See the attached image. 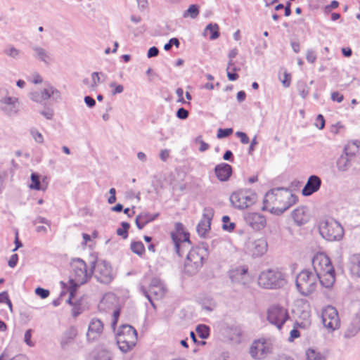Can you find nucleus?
Wrapping results in <instances>:
<instances>
[{"instance_id":"nucleus-63","label":"nucleus","mask_w":360,"mask_h":360,"mask_svg":"<svg viewBox=\"0 0 360 360\" xmlns=\"http://www.w3.org/2000/svg\"><path fill=\"white\" fill-rule=\"evenodd\" d=\"M223 158L225 160H229L231 162H233V157L232 152L231 150L226 151L225 153L224 154Z\"/></svg>"},{"instance_id":"nucleus-13","label":"nucleus","mask_w":360,"mask_h":360,"mask_svg":"<svg viewBox=\"0 0 360 360\" xmlns=\"http://www.w3.org/2000/svg\"><path fill=\"white\" fill-rule=\"evenodd\" d=\"M322 321L324 326L334 330L340 326V319L336 309L332 306H327L322 312Z\"/></svg>"},{"instance_id":"nucleus-24","label":"nucleus","mask_w":360,"mask_h":360,"mask_svg":"<svg viewBox=\"0 0 360 360\" xmlns=\"http://www.w3.org/2000/svg\"><path fill=\"white\" fill-rule=\"evenodd\" d=\"M321 184V181L319 177L317 176H311L302 189V194L306 196L311 195L319 189Z\"/></svg>"},{"instance_id":"nucleus-5","label":"nucleus","mask_w":360,"mask_h":360,"mask_svg":"<svg viewBox=\"0 0 360 360\" xmlns=\"http://www.w3.org/2000/svg\"><path fill=\"white\" fill-rule=\"evenodd\" d=\"M319 276L308 270L302 271L296 278V287L304 296L312 294L317 288Z\"/></svg>"},{"instance_id":"nucleus-46","label":"nucleus","mask_w":360,"mask_h":360,"mask_svg":"<svg viewBox=\"0 0 360 360\" xmlns=\"http://www.w3.org/2000/svg\"><path fill=\"white\" fill-rule=\"evenodd\" d=\"M7 303L9 308L12 309V304L11 300L8 298V293L6 292H3L0 293V303Z\"/></svg>"},{"instance_id":"nucleus-34","label":"nucleus","mask_w":360,"mask_h":360,"mask_svg":"<svg viewBox=\"0 0 360 360\" xmlns=\"http://www.w3.org/2000/svg\"><path fill=\"white\" fill-rule=\"evenodd\" d=\"M216 302L212 297H205L202 300V307L207 311H212L216 307Z\"/></svg>"},{"instance_id":"nucleus-7","label":"nucleus","mask_w":360,"mask_h":360,"mask_svg":"<svg viewBox=\"0 0 360 360\" xmlns=\"http://www.w3.org/2000/svg\"><path fill=\"white\" fill-rule=\"evenodd\" d=\"M320 234L330 241L339 240L344 235L342 226L333 219L322 220L319 226Z\"/></svg>"},{"instance_id":"nucleus-40","label":"nucleus","mask_w":360,"mask_h":360,"mask_svg":"<svg viewBox=\"0 0 360 360\" xmlns=\"http://www.w3.org/2000/svg\"><path fill=\"white\" fill-rule=\"evenodd\" d=\"M196 332L200 338L205 339L209 335V328L205 325H200L197 327Z\"/></svg>"},{"instance_id":"nucleus-47","label":"nucleus","mask_w":360,"mask_h":360,"mask_svg":"<svg viewBox=\"0 0 360 360\" xmlns=\"http://www.w3.org/2000/svg\"><path fill=\"white\" fill-rule=\"evenodd\" d=\"M30 132H31L33 138L37 143H43L44 138H43L42 134L40 132H39L38 131H37L36 129H32Z\"/></svg>"},{"instance_id":"nucleus-64","label":"nucleus","mask_w":360,"mask_h":360,"mask_svg":"<svg viewBox=\"0 0 360 360\" xmlns=\"http://www.w3.org/2000/svg\"><path fill=\"white\" fill-rule=\"evenodd\" d=\"M176 94L178 96V101L181 102V103H184V96H183L184 90L181 88H178L176 89Z\"/></svg>"},{"instance_id":"nucleus-14","label":"nucleus","mask_w":360,"mask_h":360,"mask_svg":"<svg viewBox=\"0 0 360 360\" xmlns=\"http://www.w3.org/2000/svg\"><path fill=\"white\" fill-rule=\"evenodd\" d=\"M94 272L101 283H108L112 279L111 266L105 261L97 262L94 266Z\"/></svg>"},{"instance_id":"nucleus-54","label":"nucleus","mask_w":360,"mask_h":360,"mask_svg":"<svg viewBox=\"0 0 360 360\" xmlns=\"http://www.w3.org/2000/svg\"><path fill=\"white\" fill-rule=\"evenodd\" d=\"M290 80H291L290 75L287 72H285L283 75V78L281 79V82L283 83V85L285 87H288L290 84Z\"/></svg>"},{"instance_id":"nucleus-21","label":"nucleus","mask_w":360,"mask_h":360,"mask_svg":"<svg viewBox=\"0 0 360 360\" xmlns=\"http://www.w3.org/2000/svg\"><path fill=\"white\" fill-rule=\"evenodd\" d=\"M2 110L8 115H14L19 111V102L17 98L6 97L2 101Z\"/></svg>"},{"instance_id":"nucleus-26","label":"nucleus","mask_w":360,"mask_h":360,"mask_svg":"<svg viewBox=\"0 0 360 360\" xmlns=\"http://www.w3.org/2000/svg\"><path fill=\"white\" fill-rule=\"evenodd\" d=\"M159 217V214H150L143 212L136 218V224L139 229H142L147 224L155 220Z\"/></svg>"},{"instance_id":"nucleus-31","label":"nucleus","mask_w":360,"mask_h":360,"mask_svg":"<svg viewBox=\"0 0 360 360\" xmlns=\"http://www.w3.org/2000/svg\"><path fill=\"white\" fill-rule=\"evenodd\" d=\"M351 272L353 275L360 277V254L351 257Z\"/></svg>"},{"instance_id":"nucleus-22","label":"nucleus","mask_w":360,"mask_h":360,"mask_svg":"<svg viewBox=\"0 0 360 360\" xmlns=\"http://www.w3.org/2000/svg\"><path fill=\"white\" fill-rule=\"evenodd\" d=\"M53 96L56 98L60 97V93L58 90L55 89L53 86L46 88L41 93L34 92L32 94V99L36 102H41L47 100L48 98Z\"/></svg>"},{"instance_id":"nucleus-61","label":"nucleus","mask_w":360,"mask_h":360,"mask_svg":"<svg viewBox=\"0 0 360 360\" xmlns=\"http://www.w3.org/2000/svg\"><path fill=\"white\" fill-rule=\"evenodd\" d=\"M18 255L16 254L13 255L8 261V265L11 267H14L18 262Z\"/></svg>"},{"instance_id":"nucleus-42","label":"nucleus","mask_w":360,"mask_h":360,"mask_svg":"<svg viewBox=\"0 0 360 360\" xmlns=\"http://www.w3.org/2000/svg\"><path fill=\"white\" fill-rule=\"evenodd\" d=\"M195 143L199 145V150L200 152H205L210 148V145L205 143L201 136H198L195 139Z\"/></svg>"},{"instance_id":"nucleus-16","label":"nucleus","mask_w":360,"mask_h":360,"mask_svg":"<svg viewBox=\"0 0 360 360\" xmlns=\"http://www.w3.org/2000/svg\"><path fill=\"white\" fill-rule=\"evenodd\" d=\"M244 220L255 231L264 229L267 224L265 216L258 212H247L244 215Z\"/></svg>"},{"instance_id":"nucleus-12","label":"nucleus","mask_w":360,"mask_h":360,"mask_svg":"<svg viewBox=\"0 0 360 360\" xmlns=\"http://www.w3.org/2000/svg\"><path fill=\"white\" fill-rule=\"evenodd\" d=\"M273 350V343L270 339L259 338L255 340L250 348L251 356L255 359H263Z\"/></svg>"},{"instance_id":"nucleus-4","label":"nucleus","mask_w":360,"mask_h":360,"mask_svg":"<svg viewBox=\"0 0 360 360\" xmlns=\"http://www.w3.org/2000/svg\"><path fill=\"white\" fill-rule=\"evenodd\" d=\"M257 201V195L250 188H240L233 191L230 195L232 206L240 210H245L254 205Z\"/></svg>"},{"instance_id":"nucleus-49","label":"nucleus","mask_w":360,"mask_h":360,"mask_svg":"<svg viewBox=\"0 0 360 360\" xmlns=\"http://www.w3.org/2000/svg\"><path fill=\"white\" fill-rule=\"evenodd\" d=\"M315 125L320 129L324 128L325 126V120L321 115H319L316 117Z\"/></svg>"},{"instance_id":"nucleus-57","label":"nucleus","mask_w":360,"mask_h":360,"mask_svg":"<svg viewBox=\"0 0 360 360\" xmlns=\"http://www.w3.org/2000/svg\"><path fill=\"white\" fill-rule=\"evenodd\" d=\"M300 336V331L296 329V328H294L293 330H292L290 331V337H289V341L292 342L293 341L295 338H297Z\"/></svg>"},{"instance_id":"nucleus-1","label":"nucleus","mask_w":360,"mask_h":360,"mask_svg":"<svg viewBox=\"0 0 360 360\" xmlns=\"http://www.w3.org/2000/svg\"><path fill=\"white\" fill-rule=\"evenodd\" d=\"M296 201V196L288 190L276 188L265 195L262 210L278 215L289 209Z\"/></svg>"},{"instance_id":"nucleus-29","label":"nucleus","mask_w":360,"mask_h":360,"mask_svg":"<svg viewBox=\"0 0 360 360\" xmlns=\"http://www.w3.org/2000/svg\"><path fill=\"white\" fill-rule=\"evenodd\" d=\"M360 330V312L358 313L352 320L350 326L346 331L345 336H354Z\"/></svg>"},{"instance_id":"nucleus-44","label":"nucleus","mask_w":360,"mask_h":360,"mask_svg":"<svg viewBox=\"0 0 360 360\" xmlns=\"http://www.w3.org/2000/svg\"><path fill=\"white\" fill-rule=\"evenodd\" d=\"M33 330L32 329L27 330L24 336V342L30 347L34 345V342L31 340Z\"/></svg>"},{"instance_id":"nucleus-50","label":"nucleus","mask_w":360,"mask_h":360,"mask_svg":"<svg viewBox=\"0 0 360 360\" xmlns=\"http://www.w3.org/2000/svg\"><path fill=\"white\" fill-rule=\"evenodd\" d=\"M96 360H111L110 354L108 351H102L98 354Z\"/></svg>"},{"instance_id":"nucleus-6","label":"nucleus","mask_w":360,"mask_h":360,"mask_svg":"<svg viewBox=\"0 0 360 360\" xmlns=\"http://www.w3.org/2000/svg\"><path fill=\"white\" fill-rule=\"evenodd\" d=\"M286 283L285 276L278 270L263 271L259 276L258 284L266 289L280 288Z\"/></svg>"},{"instance_id":"nucleus-30","label":"nucleus","mask_w":360,"mask_h":360,"mask_svg":"<svg viewBox=\"0 0 360 360\" xmlns=\"http://www.w3.org/2000/svg\"><path fill=\"white\" fill-rule=\"evenodd\" d=\"M219 27L217 24L210 23V24L207 25L206 28L205 29L204 35L205 37H209V38L212 40L216 39L219 36Z\"/></svg>"},{"instance_id":"nucleus-25","label":"nucleus","mask_w":360,"mask_h":360,"mask_svg":"<svg viewBox=\"0 0 360 360\" xmlns=\"http://www.w3.org/2000/svg\"><path fill=\"white\" fill-rule=\"evenodd\" d=\"M292 217L298 225L306 224L310 218L309 212L305 207H299L295 209L292 213Z\"/></svg>"},{"instance_id":"nucleus-8","label":"nucleus","mask_w":360,"mask_h":360,"mask_svg":"<svg viewBox=\"0 0 360 360\" xmlns=\"http://www.w3.org/2000/svg\"><path fill=\"white\" fill-rule=\"evenodd\" d=\"M137 341V333L131 326H123L118 333L117 342L120 349L123 352H127L132 349Z\"/></svg>"},{"instance_id":"nucleus-19","label":"nucleus","mask_w":360,"mask_h":360,"mask_svg":"<svg viewBox=\"0 0 360 360\" xmlns=\"http://www.w3.org/2000/svg\"><path fill=\"white\" fill-rule=\"evenodd\" d=\"M104 330L103 323L98 319H92L89 324L87 340L94 342L100 338Z\"/></svg>"},{"instance_id":"nucleus-62","label":"nucleus","mask_w":360,"mask_h":360,"mask_svg":"<svg viewBox=\"0 0 360 360\" xmlns=\"http://www.w3.org/2000/svg\"><path fill=\"white\" fill-rule=\"evenodd\" d=\"M84 101L86 105L91 108L94 106L96 104L95 100L90 96H86L84 98Z\"/></svg>"},{"instance_id":"nucleus-48","label":"nucleus","mask_w":360,"mask_h":360,"mask_svg":"<svg viewBox=\"0 0 360 360\" xmlns=\"http://www.w3.org/2000/svg\"><path fill=\"white\" fill-rule=\"evenodd\" d=\"M316 54L315 51L312 50H309L307 52L306 58L307 60L310 63H314L316 60Z\"/></svg>"},{"instance_id":"nucleus-38","label":"nucleus","mask_w":360,"mask_h":360,"mask_svg":"<svg viewBox=\"0 0 360 360\" xmlns=\"http://www.w3.org/2000/svg\"><path fill=\"white\" fill-rule=\"evenodd\" d=\"M223 229L228 231H232L235 229V224L231 222L230 218L228 216H224L222 218Z\"/></svg>"},{"instance_id":"nucleus-27","label":"nucleus","mask_w":360,"mask_h":360,"mask_svg":"<svg viewBox=\"0 0 360 360\" xmlns=\"http://www.w3.org/2000/svg\"><path fill=\"white\" fill-rule=\"evenodd\" d=\"M231 278L234 282H241L245 284L249 278L248 269L245 267L238 268L231 272Z\"/></svg>"},{"instance_id":"nucleus-41","label":"nucleus","mask_w":360,"mask_h":360,"mask_svg":"<svg viewBox=\"0 0 360 360\" xmlns=\"http://www.w3.org/2000/svg\"><path fill=\"white\" fill-rule=\"evenodd\" d=\"M129 224L127 222L122 223V228H119L117 230V235L122 236L124 238L127 237V231L129 229Z\"/></svg>"},{"instance_id":"nucleus-51","label":"nucleus","mask_w":360,"mask_h":360,"mask_svg":"<svg viewBox=\"0 0 360 360\" xmlns=\"http://www.w3.org/2000/svg\"><path fill=\"white\" fill-rule=\"evenodd\" d=\"M35 292L37 295L44 299L46 298L49 295V291L41 288H37L35 290Z\"/></svg>"},{"instance_id":"nucleus-56","label":"nucleus","mask_w":360,"mask_h":360,"mask_svg":"<svg viewBox=\"0 0 360 360\" xmlns=\"http://www.w3.org/2000/svg\"><path fill=\"white\" fill-rule=\"evenodd\" d=\"M176 115L180 119H186L188 116V112L186 109L181 108L178 110Z\"/></svg>"},{"instance_id":"nucleus-3","label":"nucleus","mask_w":360,"mask_h":360,"mask_svg":"<svg viewBox=\"0 0 360 360\" xmlns=\"http://www.w3.org/2000/svg\"><path fill=\"white\" fill-rule=\"evenodd\" d=\"M71 267L72 273L70 280L72 286L70 288V297L68 300L70 304H72L71 300L75 296L76 288L86 283L91 275V271H87L86 263L80 259H73Z\"/></svg>"},{"instance_id":"nucleus-20","label":"nucleus","mask_w":360,"mask_h":360,"mask_svg":"<svg viewBox=\"0 0 360 360\" xmlns=\"http://www.w3.org/2000/svg\"><path fill=\"white\" fill-rule=\"evenodd\" d=\"M267 242L264 238H259L253 241H250L247 245V248L250 254L254 257H260L267 250Z\"/></svg>"},{"instance_id":"nucleus-2","label":"nucleus","mask_w":360,"mask_h":360,"mask_svg":"<svg viewBox=\"0 0 360 360\" xmlns=\"http://www.w3.org/2000/svg\"><path fill=\"white\" fill-rule=\"evenodd\" d=\"M312 265L319 276L320 283L326 288H331L335 280V271L330 258L323 253H318L312 259Z\"/></svg>"},{"instance_id":"nucleus-17","label":"nucleus","mask_w":360,"mask_h":360,"mask_svg":"<svg viewBox=\"0 0 360 360\" xmlns=\"http://www.w3.org/2000/svg\"><path fill=\"white\" fill-rule=\"evenodd\" d=\"M360 148V141H355L352 143H349L345 148V155L340 156V158L337 161V166L338 169L341 171H345L347 169L349 165V160L348 158L349 155H355V153H358Z\"/></svg>"},{"instance_id":"nucleus-36","label":"nucleus","mask_w":360,"mask_h":360,"mask_svg":"<svg viewBox=\"0 0 360 360\" xmlns=\"http://www.w3.org/2000/svg\"><path fill=\"white\" fill-rule=\"evenodd\" d=\"M115 300V297L112 294H108L103 296L99 304V308L101 309H105L108 303H112Z\"/></svg>"},{"instance_id":"nucleus-18","label":"nucleus","mask_w":360,"mask_h":360,"mask_svg":"<svg viewBox=\"0 0 360 360\" xmlns=\"http://www.w3.org/2000/svg\"><path fill=\"white\" fill-rule=\"evenodd\" d=\"M214 213V210L212 207H205L204 209L202 219L197 226V231L200 236L205 237L210 230Z\"/></svg>"},{"instance_id":"nucleus-28","label":"nucleus","mask_w":360,"mask_h":360,"mask_svg":"<svg viewBox=\"0 0 360 360\" xmlns=\"http://www.w3.org/2000/svg\"><path fill=\"white\" fill-rule=\"evenodd\" d=\"M31 181L32 184L30 187L32 189L37 190V191H45L47 188L48 183L46 179H43L41 181L39 180V176L37 174L33 173L31 175Z\"/></svg>"},{"instance_id":"nucleus-35","label":"nucleus","mask_w":360,"mask_h":360,"mask_svg":"<svg viewBox=\"0 0 360 360\" xmlns=\"http://www.w3.org/2000/svg\"><path fill=\"white\" fill-rule=\"evenodd\" d=\"M131 250L139 255H142L145 252V247L141 242H133L131 244Z\"/></svg>"},{"instance_id":"nucleus-32","label":"nucleus","mask_w":360,"mask_h":360,"mask_svg":"<svg viewBox=\"0 0 360 360\" xmlns=\"http://www.w3.org/2000/svg\"><path fill=\"white\" fill-rule=\"evenodd\" d=\"M199 14V7L195 4H192L189 8L184 12V17H191V18H195Z\"/></svg>"},{"instance_id":"nucleus-37","label":"nucleus","mask_w":360,"mask_h":360,"mask_svg":"<svg viewBox=\"0 0 360 360\" xmlns=\"http://www.w3.org/2000/svg\"><path fill=\"white\" fill-rule=\"evenodd\" d=\"M307 360H325V358L314 349H308L306 352Z\"/></svg>"},{"instance_id":"nucleus-11","label":"nucleus","mask_w":360,"mask_h":360,"mask_svg":"<svg viewBox=\"0 0 360 360\" xmlns=\"http://www.w3.org/2000/svg\"><path fill=\"white\" fill-rule=\"evenodd\" d=\"M172 238L175 245L176 253L181 256L185 249L190 245L189 233L181 223L175 224V231L172 233Z\"/></svg>"},{"instance_id":"nucleus-55","label":"nucleus","mask_w":360,"mask_h":360,"mask_svg":"<svg viewBox=\"0 0 360 360\" xmlns=\"http://www.w3.org/2000/svg\"><path fill=\"white\" fill-rule=\"evenodd\" d=\"M331 98L334 101H338V103H340L343 101L344 96L342 94H340L338 91L333 92L331 94Z\"/></svg>"},{"instance_id":"nucleus-10","label":"nucleus","mask_w":360,"mask_h":360,"mask_svg":"<svg viewBox=\"0 0 360 360\" xmlns=\"http://www.w3.org/2000/svg\"><path fill=\"white\" fill-rule=\"evenodd\" d=\"M289 319L288 308L280 304H272L267 310V320L278 329H281Z\"/></svg>"},{"instance_id":"nucleus-33","label":"nucleus","mask_w":360,"mask_h":360,"mask_svg":"<svg viewBox=\"0 0 360 360\" xmlns=\"http://www.w3.org/2000/svg\"><path fill=\"white\" fill-rule=\"evenodd\" d=\"M34 50L36 53L37 57L42 61L45 63H49L51 60L50 56L44 49L39 47H36L34 49Z\"/></svg>"},{"instance_id":"nucleus-43","label":"nucleus","mask_w":360,"mask_h":360,"mask_svg":"<svg viewBox=\"0 0 360 360\" xmlns=\"http://www.w3.org/2000/svg\"><path fill=\"white\" fill-rule=\"evenodd\" d=\"M232 133H233V129L231 128L219 129L217 131V138L223 139V138L230 136L231 134H232Z\"/></svg>"},{"instance_id":"nucleus-52","label":"nucleus","mask_w":360,"mask_h":360,"mask_svg":"<svg viewBox=\"0 0 360 360\" xmlns=\"http://www.w3.org/2000/svg\"><path fill=\"white\" fill-rule=\"evenodd\" d=\"M110 86L112 88H114V90L112 91V94L115 95L116 94H120L123 91L124 88L123 86L121 84H116L115 83L112 82L110 84Z\"/></svg>"},{"instance_id":"nucleus-15","label":"nucleus","mask_w":360,"mask_h":360,"mask_svg":"<svg viewBox=\"0 0 360 360\" xmlns=\"http://www.w3.org/2000/svg\"><path fill=\"white\" fill-rule=\"evenodd\" d=\"M166 291L167 290L161 280L153 278L150 281L148 292H145V294L150 302L153 303L152 298L161 299L165 296ZM152 304L153 305V304Z\"/></svg>"},{"instance_id":"nucleus-58","label":"nucleus","mask_w":360,"mask_h":360,"mask_svg":"<svg viewBox=\"0 0 360 360\" xmlns=\"http://www.w3.org/2000/svg\"><path fill=\"white\" fill-rule=\"evenodd\" d=\"M6 53L8 56L15 58L18 55L19 51L13 47H10L6 50Z\"/></svg>"},{"instance_id":"nucleus-53","label":"nucleus","mask_w":360,"mask_h":360,"mask_svg":"<svg viewBox=\"0 0 360 360\" xmlns=\"http://www.w3.org/2000/svg\"><path fill=\"white\" fill-rule=\"evenodd\" d=\"M236 136L240 139L241 143L247 144L249 143V138L247 134L242 131L236 132Z\"/></svg>"},{"instance_id":"nucleus-9","label":"nucleus","mask_w":360,"mask_h":360,"mask_svg":"<svg viewBox=\"0 0 360 360\" xmlns=\"http://www.w3.org/2000/svg\"><path fill=\"white\" fill-rule=\"evenodd\" d=\"M207 256V251L202 248L196 247L190 250L185 264L186 271L193 274L202 266Z\"/></svg>"},{"instance_id":"nucleus-23","label":"nucleus","mask_w":360,"mask_h":360,"mask_svg":"<svg viewBox=\"0 0 360 360\" xmlns=\"http://www.w3.org/2000/svg\"><path fill=\"white\" fill-rule=\"evenodd\" d=\"M214 172L219 181H226L232 174V167L229 164L221 163L215 167Z\"/></svg>"},{"instance_id":"nucleus-59","label":"nucleus","mask_w":360,"mask_h":360,"mask_svg":"<svg viewBox=\"0 0 360 360\" xmlns=\"http://www.w3.org/2000/svg\"><path fill=\"white\" fill-rule=\"evenodd\" d=\"M119 316H120V310L119 309L115 310L113 312L112 321V327L113 328H115V326L117 324Z\"/></svg>"},{"instance_id":"nucleus-45","label":"nucleus","mask_w":360,"mask_h":360,"mask_svg":"<svg viewBox=\"0 0 360 360\" xmlns=\"http://www.w3.org/2000/svg\"><path fill=\"white\" fill-rule=\"evenodd\" d=\"M238 55V50L236 49H233L229 51V61L228 64V70H231V67L234 65L233 63V59Z\"/></svg>"},{"instance_id":"nucleus-60","label":"nucleus","mask_w":360,"mask_h":360,"mask_svg":"<svg viewBox=\"0 0 360 360\" xmlns=\"http://www.w3.org/2000/svg\"><path fill=\"white\" fill-rule=\"evenodd\" d=\"M159 53V50L153 46V47H151L149 50H148V58H152V57H155V56H157Z\"/></svg>"},{"instance_id":"nucleus-39","label":"nucleus","mask_w":360,"mask_h":360,"mask_svg":"<svg viewBox=\"0 0 360 360\" xmlns=\"http://www.w3.org/2000/svg\"><path fill=\"white\" fill-rule=\"evenodd\" d=\"M100 83V77L98 72H93L91 74V84H89V89L91 90H96L98 84Z\"/></svg>"}]
</instances>
